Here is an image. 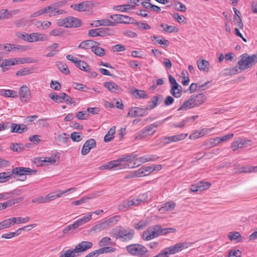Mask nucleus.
Wrapping results in <instances>:
<instances>
[{
    "label": "nucleus",
    "instance_id": "obj_1",
    "mask_svg": "<svg viewBox=\"0 0 257 257\" xmlns=\"http://www.w3.org/2000/svg\"><path fill=\"white\" fill-rule=\"evenodd\" d=\"M206 100V96L203 93L192 95L190 98L184 101L182 105L178 108V111H186L189 109L198 107Z\"/></svg>",
    "mask_w": 257,
    "mask_h": 257
},
{
    "label": "nucleus",
    "instance_id": "obj_2",
    "mask_svg": "<svg viewBox=\"0 0 257 257\" xmlns=\"http://www.w3.org/2000/svg\"><path fill=\"white\" fill-rule=\"evenodd\" d=\"M109 234L112 237L119 239L122 242H127L132 239L135 231L132 229H125L119 226L112 228Z\"/></svg>",
    "mask_w": 257,
    "mask_h": 257
},
{
    "label": "nucleus",
    "instance_id": "obj_3",
    "mask_svg": "<svg viewBox=\"0 0 257 257\" xmlns=\"http://www.w3.org/2000/svg\"><path fill=\"white\" fill-rule=\"evenodd\" d=\"M257 63V54L249 55L244 53L240 56L237 64L241 71L252 68Z\"/></svg>",
    "mask_w": 257,
    "mask_h": 257
},
{
    "label": "nucleus",
    "instance_id": "obj_4",
    "mask_svg": "<svg viewBox=\"0 0 257 257\" xmlns=\"http://www.w3.org/2000/svg\"><path fill=\"white\" fill-rule=\"evenodd\" d=\"M119 216L115 215L103 221L98 222L94 225L90 230L89 232H99L114 225L119 220Z\"/></svg>",
    "mask_w": 257,
    "mask_h": 257
},
{
    "label": "nucleus",
    "instance_id": "obj_5",
    "mask_svg": "<svg viewBox=\"0 0 257 257\" xmlns=\"http://www.w3.org/2000/svg\"><path fill=\"white\" fill-rule=\"evenodd\" d=\"M37 171L29 168L15 167L10 171L12 178H15L16 176H20V178L17 179V180L24 181L27 179V175L36 174Z\"/></svg>",
    "mask_w": 257,
    "mask_h": 257
},
{
    "label": "nucleus",
    "instance_id": "obj_6",
    "mask_svg": "<svg viewBox=\"0 0 257 257\" xmlns=\"http://www.w3.org/2000/svg\"><path fill=\"white\" fill-rule=\"evenodd\" d=\"M126 249L128 252L135 255L142 256L147 252L146 247L140 244L129 245L126 246Z\"/></svg>",
    "mask_w": 257,
    "mask_h": 257
},
{
    "label": "nucleus",
    "instance_id": "obj_7",
    "mask_svg": "<svg viewBox=\"0 0 257 257\" xmlns=\"http://www.w3.org/2000/svg\"><path fill=\"white\" fill-rule=\"evenodd\" d=\"M110 18L112 19L116 23L120 24H132L134 23L135 19L133 18L127 16L122 15H112L110 16Z\"/></svg>",
    "mask_w": 257,
    "mask_h": 257
},
{
    "label": "nucleus",
    "instance_id": "obj_8",
    "mask_svg": "<svg viewBox=\"0 0 257 257\" xmlns=\"http://www.w3.org/2000/svg\"><path fill=\"white\" fill-rule=\"evenodd\" d=\"M144 108L140 107H133L128 111L127 116L131 117H143L147 115Z\"/></svg>",
    "mask_w": 257,
    "mask_h": 257
},
{
    "label": "nucleus",
    "instance_id": "obj_9",
    "mask_svg": "<svg viewBox=\"0 0 257 257\" xmlns=\"http://www.w3.org/2000/svg\"><path fill=\"white\" fill-rule=\"evenodd\" d=\"M210 186L211 183L208 182L200 181L196 184L192 185L190 190L192 192H201L207 189Z\"/></svg>",
    "mask_w": 257,
    "mask_h": 257
},
{
    "label": "nucleus",
    "instance_id": "obj_10",
    "mask_svg": "<svg viewBox=\"0 0 257 257\" xmlns=\"http://www.w3.org/2000/svg\"><path fill=\"white\" fill-rule=\"evenodd\" d=\"M6 123H8L9 124V128H11L12 133H17L19 134H21L24 132H26L28 130V128L27 126L24 124H18L15 123H11L9 122H7Z\"/></svg>",
    "mask_w": 257,
    "mask_h": 257
},
{
    "label": "nucleus",
    "instance_id": "obj_11",
    "mask_svg": "<svg viewBox=\"0 0 257 257\" xmlns=\"http://www.w3.org/2000/svg\"><path fill=\"white\" fill-rule=\"evenodd\" d=\"M92 245V243L91 242L82 241L76 245L74 249L77 253H79L91 248Z\"/></svg>",
    "mask_w": 257,
    "mask_h": 257
},
{
    "label": "nucleus",
    "instance_id": "obj_12",
    "mask_svg": "<svg viewBox=\"0 0 257 257\" xmlns=\"http://www.w3.org/2000/svg\"><path fill=\"white\" fill-rule=\"evenodd\" d=\"M158 157L155 156H144L140 157V158L136 159L135 162L134 163V166H132L131 168H134L135 167L139 166L143 163H145L148 161H155Z\"/></svg>",
    "mask_w": 257,
    "mask_h": 257
},
{
    "label": "nucleus",
    "instance_id": "obj_13",
    "mask_svg": "<svg viewBox=\"0 0 257 257\" xmlns=\"http://www.w3.org/2000/svg\"><path fill=\"white\" fill-rule=\"evenodd\" d=\"M20 95L22 101H28L31 98L30 89L25 85H22L20 89Z\"/></svg>",
    "mask_w": 257,
    "mask_h": 257
},
{
    "label": "nucleus",
    "instance_id": "obj_14",
    "mask_svg": "<svg viewBox=\"0 0 257 257\" xmlns=\"http://www.w3.org/2000/svg\"><path fill=\"white\" fill-rule=\"evenodd\" d=\"M137 155L136 154H134L133 153L130 155H124L122 156V157L118 158L119 162L126 161L127 162V164H125V166H123V168H126L127 167L130 168L132 166H134V165H132V162L133 161L136 157Z\"/></svg>",
    "mask_w": 257,
    "mask_h": 257
},
{
    "label": "nucleus",
    "instance_id": "obj_15",
    "mask_svg": "<svg viewBox=\"0 0 257 257\" xmlns=\"http://www.w3.org/2000/svg\"><path fill=\"white\" fill-rule=\"evenodd\" d=\"M29 37V40L31 41V43L37 41H45L48 40V38L46 35L37 32L31 33Z\"/></svg>",
    "mask_w": 257,
    "mask_h": 257
},
{
    "label": "nucleus",
    "instance_id": "obj_16",
    "mask_svg": "<svg viewBox=\"0 0 257 257\" xmlns=\"http://www.w3.org/2000/svg\"><path fill=\"white\" fill-rule=\"evenodd\" d=\"M59 5L57 3L53 4L49 7V17L56 16L66 13L65 10L58 9Z\"/></svg>",
    "mask_w": 257,
    "mask_h": 257
},
{
    "label": "nucleus",
    "instance_id": "obj_17",
    "mask_svg": "<svg viewBox=\"0 0 257 257\" xmlns=\"http://www.w3.org/2000/svg\"><path fill=\"white\" fill-rule=\"evenodd\" d=\"M158 233L154 229L153 226L149 227L148 229L143 232V238L146 240H149L157 237Z\"/></svg>",
    "mask_w": 257,
    "mask_h": 257
},
{
    "label": "nucleus",
    "instance_id": "obj_18",
    "mask_svg": "<svg viewBox=\"0 0 257 257\" xmlns=\"http://www.w3.org/2000/svg\"><path fill=\"white\" fill-rule=\"evenodd\" d=\"M168 118H165L162 121L156 122L147 126L144 130L141 131V135L142 136L141 137V138L147 136L148 133L151 131L154 127H157L158 126L161 125L164 121H165Z\"/></svg>",
    "mask_w": 257,
    "mask_h": 257
},
{
    "label": "nucleus",
    "instance_id": "obj_19",
    "mask_svg": "<svg viewBox=\"0 0 257 257\" xmlns=\"http://www.w3.org/2000/svg\"><path fill=\"white\" fill-rule=\"evenodd\" d=\"M103 86L111 92L118 93L121 88L114 82H105Z\"/></svg>",
    "mask_w": 257,
    "mask_h": 257
},
{
    "label": "nucleus",
    "instance_id": "obj_20",
    "mask_svg": "<svg viewBox=\"0 0 257 257\" xmlns=\"http://www.w3.org/2000/svg\"><path fill=\"white\" fill-rule=\"evenodd\" d=\"M92 3L89 1H85L78 5H75L74 9L80 12L85 11L88 10L91 8Z\"/></svg>",
    "mask_w": 257,
    "mask_h": 257
},
{
    "label": "nucleus",
    "instance_id": "obj_21",
    "mask_svg": "<svg viewBox=\"0 0 257 257\" xmlns=\"http://www.w3.org/2000/svg\"><path fill=\"white\" fill-rule=\"evenodd\" d=\"M16 60V58H10L3 60V62L0 65L1 67L2 68V71L5 72L9 70V66L15 65V61Z\"/></svg>",
    "mask_w": 257,
    "mask_h": 257
},
{
    "label": "nucleus",
    "instance_id": "obj_22",
    "mask_svg": "<svg viewBox=\"0 0 257 257\" xmlns=\"http://www.w3.org/2000/svg\"><path fill=\"white\" fill-rule=\"evenodd\" d=\"M94 45H99V43L91 40H85L80 43L78 48L85 50L91 48L92 50Z\"/></svg>",
    "mask_w": 257,
    "mask_h": 257
},
{
    "label": "nucleus",
    "instance_id": "obj_23",
    "mask_svg": "<svg viewBox=\"0 0 257 257\" xmlns=\"http://www.w3.org/2000/svg\"><path fill=\"white\" fill-rule=\"evenodd\" d=\"M56 160L52 157L36 158L34 163L38 166L43 165V163H49L51 164L56 162Z\"/></svg>",
    "mask_w": 257,
    "mask_h": 257
},
{
    "label": "nucleus",
    "instance_id": "obj_24",
    "mask_svg": "<svg viewBox=\"0 0 257 257\" xmlns=\"http://www.w3.org/2000/svg\"><path fill=\"white\" fill-rule=\"evenodd\" d=\"M67 25L66 28L78 27L81 25V21L77 18L70 17L66 18Z\"/></svg>",
    "mask_w": 257,
    "mask_h": 257
},
{
    "label": "nucleus",
    "instance_id": "obj_25",
    "mask_svg": "<svg viewBox=\"0 0 257 257\" xmlns=\"http://www.w3.org/2000/svg\"><path fill=\"white\" fill-rule=\"evenodd\" d=\"M247 142H249V140L239 139L236 141L233 142L231 145V148L234 151L238 149H242L244 147Z\"/></svg>",
    "mask_w": 257,
    "mask_h": 257
},
{
    "label": "nucleus",
    "instance_id": "obj_26",
    "mask_svg": "<svg viewBox=\"0 0 257 257\" xmlns=\"http://www.w3.org/2000/svg\"><path fill=\"white\" fill-rule=\"evenodd\" d=\"M159 97L162 98V96L161 95L158 96H154L152 99L148 102L147 106L144 108L146 112H148V110H149L154 109L158 105Z\"/></svg>",
    "mask_w": 257,
    "mask_h": 257
},
{
    "label": "nucleus",
    "instance_id": "obj_27",
    "mask_svg": "<svg viewBox=\"0 0 257 257\" xmlns=\"http://www.w3.org/2000/svg\"><path fill=\"white\" fill-rule=\"evenodd\" d=\"M197 64L199 69L200 71L208 72L209 70V63L205 60H198Z\"/></svg>",
    "mask_w": 257,
    "mask_h": 257
},
{
    "label": "nucleus",
    "instance_id": "obj_28",
    "mask_svg": "<svg viewBox=\"0 0 257 257\" xmlns=\"http://www.w3.org/2000/svg\"><path fill=\"white\" fill-rule=\"evenodd\" d=\"M148 198V195L147 193H144L140 194L136 198L132 199L133 201L134 206H138L141 204L142 202H144Z\"/></svg>",
    "mask_w": 257,
    "mask_h": 257
},
{
    "label": "nucleus",
    "instance_id": "obj_29",
    "mask_svg": "<svg viewBox=\"0 0 257 257\" xmlns=\"http://www.w3.org/2000/svg\"><path fill=\"white\" fill-rule=\"evenodd\" d=\"M0 95L6 97L15 98L18 96V93L16 91L9 89L1 90Z\"/></svg>",
    "mask_w": 257,
    "mask_h": 257
},
{
    "label": "nucleus",
    "instance_id": "obj_30",
    "mask_svg": "<svg viewBox=\"0 0 257 257\" xmlns=\"http://www.w3.org/2000/svg\"><path fill=\"white\" fill-rule=\"evenodd\" d=\"M154 229L156 230L158 235H162L166 234L171 232L173 229L171 228H163L162 226L160 225H156L153 226Z\"/></svg>",
    "mask_w": 257,
    "mask_h": 257
},
{
    "label": "nucleus",
    "instance_id": "obj_31",
    "mask_svg": "<svg viewBox=\"0 0 257 257\" xmlns=\"http://www.w3.org/2000/svg\"><path fill=\"white\" fill-rule=\"evenodd\" d=\"M115 132V127H111L107 132L104 137V141L106 143L109 142L114 138V135Z\"/></svg>",
    "mask_w": 257,
    "mask_h": 257
},
{
    "label": "nucleus",
    "instance_id": "obj_32",
    "mask_svg": "<svg viewBox=\"0 0 257 257\" xmlns=\"http://www.w3.org/2000/svg\"><path fill=\"white\" fill-rule=\"evenodd\" d=\"M169 80L170 84H171V89L170 91V93L175 97H177V94L175 92V90L177 89V82L176 81V79L171 75H169Z\"/></svg>",
    "mask_w": 257,
    "mask_h": 257
},
{
    "label": "nucleus",
    "instance_id": "obj_33",
    "mask_svg": "<svg viewBox=\"0 0 257 257\" xmlns=\"http://www.w3.org/2000/svg\"><path fill=\"white\" fill-rule=\"evenodd\" d=\"M75 64L77 67L84 71L89 72L90 70L89 65L84 61L78 60L77 62L75 63Z\"/></svg>",
    "mask_w": 257,
    "mask_h": 257
},
{
    "label": "nucleus",
    "instance_id": "obj_34",
    "mask_svg": "<svg viewBox=\"0 0 257 257\" xmlns=\"http://www.w3.org/2000/svg\"><path fill=\"white\" fill-rule=\"evenodd\" d=\"M59 46V44L53 43L52 45L47 47V49L50 51V52L46 54V56L47 57H53L56 54L55 52L56 51V49L58 48Z\"/></svg>",
    "mask_w": 257,
    "mask_h": 257
},
{
    "label": "nucleus",
    "instance_id": "obj_35",
    "mask_svg": "<svg viewBox=\"0 0 257 257\" xmlns=\"http://www.w3.org/2000/svg\"><path fill=\"white\" fill-rule=\"evenodd\" d=\"M133 201L132 200H126L123 201L121 204L118 206V209L120 211L126 210L130 206H134Z\"/></svg>",
    "mask_w": 257,
    "mask_h": 257
},
{
    "label": "nucleus",
    "instance_id": "obj_36",
    "mask_svg": "<svg viewBox=\"0 0 257 257\" xmlns=\"http://www.w3.org/2000/svg\"><path fill=\"white\" fill-rule=\"evenodd\" d=\"M92 218V214L89 213L87 216H84L83 217L77 219L75 221L77 227L84 224L89 221Z\"/></svg>",
    "mask_w": 257,
    "mask_h": 257
},
{
    "label": "nucleus",
    "instance_id": "obj_37",
    "mask_svg": "<svg viewBox=\"0 0 257 257\" xmlns=\"http://www.w3.org/2000/svg\"><path fill=\"white\" fill-rule=\"evenodd\" d=\"M15 219L9 218L0 222V230L10 227L13 225V222H15Z\"/></svg>",
    "mask_w": 257,
    "mask_h": 257
},
{
    "label": "nucleus",
    "instance_id": "obj_38",
    "mask_svg": "<svg viewBox=\"0 0 257 257\" xmlns=\"http://www.w3.org/2000/svg\"><path fill=\"white\" fill-rule=\"evenodd\" d=\"M76 253L77 252L74 248L72 249H69L63 252H61L59 257H76L78 255Z\"/></svg>",
    "mask_w": 257,
    "mask_h": 257
},
{
    "label": "nucleus",
    "instance_id": "obj_39",
    "mask_svg": "<svg viewBox=\"0 0 257 257\" xmlns=\"http://www.w3.org/2000/svg\"><path fill=\"white\" fill-rule=\"evenodd\" d=\"M10 148L12 151L18 153L23 151L25 149L23 145L19 143H13Z\"/></svg>",
    "mask_w": 257,
    "mask_h": 257
},
{
    "label": "nucleus",
    "instance_id": "obj_40",
    "mask_svg": "<svg viewBox=\"0 0 257 257\" xmlns=\"http://www.w3.org/2000/svg\"><path fill=\"white\" fill-rule=\"evenodd\" d=\"M133 94L136 95V97L139 98H147L148 95L144 90L135 89L132 92Z\"/></svg>",
    "mask_w": 257,
    "mask_h": 257
},
{
    "label": "nucleus",
    "instance_id": "obj_41",
    "mask_svg": "<svg viewBox=\"0 0 257 257\" xmlns=\"http://www.w3.org/2000/svg\"><path fill=\"white\" fill-rule=\"evenodd\" d=\"M99 37H105L111 35L112 30L109 28L103 27L99 28Z\"/></svg>",
    "mask_w": 257,
    "mask_h": 257
},
{
    "label": "nucleus",
    "instance_id": "obj_42",
    "mask_svg": "<svg viewBox=\"0 0 257 257\" xmlns=\"http://www.w3.org/2000/svg\"><path fill=\"white\" fill-rule=\"evenodd\" d=\"M233 134H229L220 138H216V139H214V144L215 145L219 144L223 142L226 141L231 139L233 137Z\"/></svg>",
    "mask_w": 257,
    "mask_h": 257
},
{
    "label": "nucleus",
    "instance_id": "obj_43",
    "mask_svg": "<svg viewBox=\"0 0 257 257\" xmlns=\"http://www.w3.org/2000/svg\"><path fill=\"white\" fill-rule=\"evenodd\" d=\"M160 37L156 36V35L152 36L151 38L152 41H156V42L160 45L168 46L169 44V41L162 37V39H159Z\"/></svg>",
    "mask_w": 257,
    "mask_h": 257
},
{
    "label": "nucleus",
    "instance_id": "obj_44",
    "mask_svg": "<svg viewBox=\"0 0 257 257\" xmlns=\"http://www.w3.org/2000/svg\"><path fill=\"white\" fill-rule=\"evenodd\" d=\"M115 242L111 241V239L109 237H102L99 242V245L100 246H103L107 245H114Z\"/></svg>",
    "mask_w": 257,
    "mask_h": 257
},
{
    "label": "nucleus",
    "instance_id": "obj_45",
    "mask_svg": "<svg viewBox=\"0 0 257 257\" xmlns=\"http://www.w3.org/2000/svg\"><path fill=\"white\" fill-rule=\"evenodd\" d=\"M36 62V60L31 58H20L19 59L16 58V60L15 61V64H18L19 63L24 64L25 63H32Z\"/></svg>",
    "mask_w": 257,
    "mask_h": 257
},
{
    "label": "nucleus",
    "instance_id": "obj_46",
    "mask_svg": "<svg viewBox=\"0 0 257 257\" xmlns=\"http://www.w3.org/2000/svg\"><path fill=\"white\" fill-rule=\"evenodd\" d=\"M92 51L96 55L102 57L105 55V50L104 49L95 46V45H94L92 47Z\"/></svg>",
    "mask_w": 257,
    "mask_h": 257
},
{
    "label": "nucleus",
    "instance_id": "obj_47",
    "mask_svg": "<svg viewBox=\"0 0 257 257\" xmlns=\"http://www.w3.org/2000/svg\"><path fill=\"white\" fill-rule=\"evenodd\" d=\"M11 178L10 171L0 173V183L6 182Z\"/></svg>",
    "mask_w": 257,
    "mask_h": 257
},
{
    "label": "nucleus",
    "instance_id": "obj_48",
    "mask_svg": "<svg viewBox=\"0 0 257 257\" xmlns=\"http://www.w3.org/2000/svg\"><path fill=\"white\" fill-rule=\"evenodd\" d=\"M228 237L230 240H238V242L241 241V236L238 232H230Z\"/></svg>",
    "mask_w": 257,
    "mask_h": 257
},
{
    "label": "nucleus",
    "instance_id": "obj_49",
    "mask_svg": "<svg viewBox=\"0 0 257 257\" xmlns=\"http://www.w3.org/2000/svg\"><path fill=\"white\" fill-rule=\"evenodd\" d=\"M257 172V167H254L252 166H247L245 167H242L240 168V173H248L251 172Z\"/></svg>",
    "mask_w": 257,
    "mask_h": 257
},
{
    "label": "nucleus",
    "instance_id": "obj_50",
    "mask_svg": "<svg viewBox=\"0 0 257 257\" xmlns=\"http://www.w3.org/2000/svg\"><path fill=\"white\" fill-rule=\"evenodd\" d=\"M57 66L62 73L65 74H68L70 73L68 66L66 64L60 62L57 64Z\"/></svg>",
    "mask_w": 257,
    "mask_h": 257
},
{
    "label": "nucleus",
    "instance_id": "obj_51",
    "mask_svg": "<svg viewBox=\"0 0 257 257\" xmlns=\"http://www.w3.org/2000/svg\"><path fill=\"white\" fill-rule=\"evenodd\" d=\"M175 203L172 201H169L165 203L163 206L161 208V210L163 211L172 210L175 207Z\"/></svg>",
    "mask_w": 257,
    "mask_h": 257
},
{
    "label": "nucleus",
    "instance_id": "obj_52",
    "mask_svg": "<svg viewBox=\"0 0 257 257\" xmlns=\"http://www.w3.org/2000/svg\"><path fill=\"white\" fill-rule=\"evenodd\" d=\"M161 27L163 28V31L168 33H173L177 31L176 27L169 26L166 24H161Z\"/></svg>",
    "mask_w": 257,
    "mask_h": 257
},
{
    "label": "nucleus",
    "instance_id": "obj_53",
    "mask_svg": "<svg viewBox=\"0 0 257 257\" xmlns=\"http://www.w3.org/2000/svg\"><path fill=\"white\" fill-rule=\"evenodd\" d=\"M70 137L73 142H79L82 139V133L79 132H73L71 134Z\"/></svg>",
    "mask_w": 257,
    "mask_h": 257
},
{
    "label": "nucleus",
    "instance_id": "obj_54",
    "mask_svg": "<svg viewBox=\"0 0 257 257\" xmlns=\"http://www.w3.org/2000/svg\"><path fill=\"white\" fill-rule=\"evenodd\" d=\"M58 141L63 144H66L68 140L69 139L68 135L66 133L59 135L57 137Z\"/></svg>",
    "mask_w": 257,
    "mask_h": 257
},
{
    "label": "nucleus",
    "instance_id": "obj_55",
    "mask_svg": "<svg viewBox=\"0 0 257 257\" xmlns=\"http://www.w3.org/2000/svg\"><path fill=\"white\" fill-rule=\"evenodd\" d=\"M205 128L202 129L200 132L199 131H196L194 132L193 133L191 134L189 136L190 139H193L195 140L196 139H198L200 136H202L204 135L205 134Z\"/></svg>",
    "mask_w": 257,
    "mask_h": 257
},
{
    "label": "nucleus",
    "instance_id": "obj_56",
    "mask_svg": "<svg viewBox=\"0 0 257 257\" xmlns=\"http://www.w3.org/2000/svg\"><path fill=\"white\" fill-rule=\"evenodd\" d=\"M132 24L136 25L139 28L143 30H147L151 29V27L147 23H140L137 21L135 19L134 23H133Z\"/></svg>",
    "mask_w": 257,
    "mask_h": 257
},
{
    "label": "nucleus",
    "instance_id": "obj_57",
    "mask_svg": "<svg viewBox=\"0 0 257 257\" xmlns=\"http://www.w3.org/2000/svg\"><path fill=\"white\" fill-rule=\"evenodd\" d=\"M192 244L190 242H183L178 243V252L181 251L184 249L187 248Z\"/></svg>",
    "mask_w": 257,
    "mask_h": 257
},
{
    "label": "nucleus",
    "instance_id": "obj_58",
    "mask_svg": "<svg viewBox=\"0 0 257 257\" xmlns=\"http://www.w3.org/2000/svg\"><path fill=\"white\" fill-rule=\"evenodd\" d=\"M11 219H15L14 221L15 222H13V225L15 223H23L25 222H28L30 219V217L29 216L26 217L25 218H22V217H13L11 218Z\"/></svg>",
    "mask_w": 257,
    "mask_h": 257
},
{
    "label": "nucleus",
    "instance_id": "obj_59",
    "mask_svg": "<svg viewBox=\"0 0 257 257\" xmlns=\"http://www.w3.org/2000/svg\"><path fill=\"white\" fill-rule=\"evenodd\" d=\"M32 73V69L29 68H25L17 72L16 75L18 76H24Z\"/></svg>",
    "mask_w": 257,
    "mask_h": 257
},
{
    "label": "nucleus",
    "instance_id": "obj_60",
    "mask_svg": "<svg viewBox=\"0 0 257 257\" xmlns=\"http://www.w3.org/2000/svg\"><path fill=\"white\" fill-rule=\"evenodd\" d=\"M83 145L87 146L88 148H90V150L95 148L96 146V141L93 139H90L87 140Z\"/></svg>",
    "mask_w": 257,
    "mask_h": 257
},
{
    "label": "nucleus",
    "instance_id": "obj_61",
    "mask_svg": "<svg viewBox=\"0 0 257 257\" xmlns=\"http://www.w3.org/2000/svg\"><path fill=\"white\" fill-rule=\"evenodd\" d=\"M109 169H111L114 167H118L119 166V168L121 169V165L120 164L119 161L118 159L117 160H113L110 161L109 162L107 163Z\"/></svg>",
    "mask_w": 257,
    "mask_h": 257
},
{
    "label": "nucleus",
    "instance_id": "obj_62",
    "mask_svg": "<svg viewBox=\"0 0 257 257\" xmlns=\"http://www.w3.org/2000/svg\"><path fill=\"white\" fill-rule=\"evenodd\" d=\"M89 114H87L85 111H79L77 113L76 117L78 119L86 120L87 119Z\"/></svg>",
    "mask_w": 257,
    "mask_h": 257
},
{
    "label": "nucleus",
    "instance_id": "obj_63",
    "mask_svg": "<svg viewBox=\"0 0 257 257\" xmlns=\"http://www.w3.org/2000/svg\"><path fill=\"white\" fill-rule=\"evenodd\" d=\"M49 97L53 100L54 101L57 103H62V100H61V98L58 95L54 92H52L49 94Z\"/></svg>",
    "mask_w": 257,
    "mask_h": 257
},
{
    "label": "nucleus",
    "instance_id": "obj_64",
    "mask_svg": "<svg viewBox=\"0 0 257 257\" xmlns=\"http://www.w3.org/2000/svg\"><path fill=\"white\" fill-rule=\"evenodd\" d=\"M49 34L53 36H61L63 34V31L61 29H55L52 30Z\"/></svg>",
    "mask_w": 257,
    "mask_h": 257
}]
</instances>
